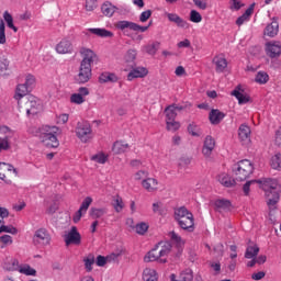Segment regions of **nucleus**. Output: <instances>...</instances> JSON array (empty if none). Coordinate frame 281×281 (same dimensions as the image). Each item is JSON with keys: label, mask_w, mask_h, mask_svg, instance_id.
<instances>
[{"label": "nucleus", "mask_w": 281, "mask_h": 281, "mask_svg": "<svg viewBox=\"0 0 281 281\" xmlns=\"http://www.w3.org/2000/svg\"><path fill=\"white\" fill-rule=\"evenodd\" d=\"M75 133L82 144H87L93 139V130L91 128V124L87 121L79 122L76 126Z\"/></svg>", "instance_id": "6"}, {"label": "nucleus", "mask_w": 281, "mask_h": 281, "mask_svg": "<svg viewBox=\"0 0 281 281\" xmlns=\"http://www.w3.org/2000/svg\"><path fill=\"white\" fill-rule=\"evenodd\" d=\"M56 52L57 54H71L74 52V45L69 40H61L56 45Z\"/></svg>", "instance_id": "23"}, {"label": "nucleus", "mask_w": 281, "mask_h": 281, "mask_svg": "<svg viewBox=\"0 0 281 281\" xmlns=\"http://www.w3.org/2000/svg\"><path fill=\"white\" fill-rule=\"evenodd\" d=\"M144 49L149 56H155L157 54V49H159V43H153L144 46Z\"/></svg>", "instance_id": "50"}, {"label": "nucleus", "mask_w": 281, "mask_h": 281, "mask_svg": "<svg viewBox=\"0 0 281 281\" xmlns=\"http://www.w3.org/2000/svg\"><path fill=\"white\" fill-rule=\"evenodd\" d=\"M113 207L115 212H119V213L122 212V210H124V201L122 200L121 196H116L114 199Z\"/></svg>", "instance_id": "56"}, {"label": "nucleus", "mask_w": 281, "mask_h": 281, "mask_svg": "<svg viewBox=\"0 0 281 281\" xmlns=\"http://www.w3.org/2000/svg\"><path fill=\"white\" fill-rule=\"evenodd\" d=\"M14 137V131L8 126H0V153L10 149V139Z\"/></svg>", "instance_id": "9"}, {"label": "nucleus", "mask_w": 281, "mask_h": 281, "mask_svg": "<svg viewBox=\"0 0 281 281\" xmlns=\"http://www.w3.org/2000/svg\"><path fill=\"white\" fill-rule=\"evenodd\" d=\"M136 58H137V50L131 48L125 53L123 60H124L125 65H130L132 67L133 64L135 63Z\"/></svg>", "instance_id": "33"}, {"label": "nucleus", "mask_w": 281, "mask_h": 281, "mask_svg": "<svg viewBox=\"0 0 281 281\" xmlns=\"http://www.w3.org/2000/svg\"><path fill=\"white\" fill-rule=\"evenodd\" d=\"M189 21H191V23H201V21H203V15L196 10H191Z\"/></svg>", "instance_id": "49"}, {"label": "nucleus", "mask_w": 281, "mask_h": 281, "mask_svg": "<svg viewBox=\"0 0 281 281\" xmlns=\"http://www.w3.org/2000/svg\"><path fill=\"white\" fill-rule=\"evenodd\" d=\"M83 265H85V269L88 273H91V271H93V265H95V256H93L92 254L86 256L83 258Z\"/></svg>", "instance_id": "35"}, {"label": "nucleus", "mask_w": 281, "mask_h": 281, "mask_svg": "<svg viewBox=\"0 0 281 281\" xmlns=\"http://www.w3.org/2000/svg\"><path fill=\"white\" fill-rule=\"evenodd\" d=\"M33 240L35 245H41L42 247H47L52 243V236L45 228H40L35 232Z\"/></svg>", "instance_id": "10"}, {"label": "nucleus", "mask_w": 281, "mask_h": 281, "mask_svg": "<svg viewBox=\"0 0 281 281\" xmlns=\"http://www.w3.org/2000/svg\"><path fill=\"white\" fill-rule=\"evenodd\" d=\"M143 280L144 281H159V274L157 270L153 268H145L143 271Z\"/></svg>", "instance_id": "29"}, {"label": "nucleus", "mask_w": 281, "mask_h": 281, "mask_svg": "<svg viewBox=\"0 0 281 281\" xmlns=\"http://www.w3.org/2000/svg\"><path fill=\"white\" fill-rule=\"evenodd\" d=\"M117 75L113 72H103L99 76V82H101L102 85L106 82H117Z\"/></svg>", "instance_id": "34"}, {"label": "nucleus", "mask_w": 281, "mask_h": 281, "mask_svg": "<svg viewBox=\"0 0 281 281\" xmlns=\"http://www.w3.org/2000/svg\"><path fill=\"white\" fill-rule=\"evenodd\" d=\"M140 186L146 192H157L159 190V180L147 177L140 182Z\"/></svg>", "instance_id": "17"}, {"label": "nucleus", "mask_w": 281, "mask_h": 281, "mask_svg": "<svg viewBox=\"0 0 281 281\" xmlns=\"http://www.w3.org/2000/svg\"><path fill=\"white\" fill-rule=\"evenodd\" d=\"M58 135H60V128L58 126L46 125L42 128L41 139L47 148H58L60 146Z\"/></svg>", "instance_id": "4"}, {"label": "nucleus", "mask_w": 281, "mask_h": 281, "mask_svg": "<svg viewBox=\"0 0 281 281\" xmlns=\"http://www.w3.org/2000/svg\"><path fill=\"white\" fill-rule=\"evenodd\" d=\"M156 247H158V256H159V263L166 265L168 262V256L172 251V245L168 241H160Z\"/></svg>", "instance_id": "11"}, {"label": "nucleus", "mask_w": 281, "mask_h": 281, "mask_svg": "<svg viewBox=\"0 0 281 281\" xmlns=\"http://www.w3.org/2000/svg\"><path fill=\"white\" fill-rule=\"evenodd\" d=\"M134 25H135V22H130V21H119L116 24H115V27L117 30H121L122 32H124V30H134Z\"/></svg>", "instance_id": "45"}, {"label": "nucleus", "mask_w": 281, "mask_h": 281, "mask_svg": "<svg viewBox=\"0 0 281 281\" xmlns=\"http://www.w3.org/2000/svg\"><path fill=\"white\" fill-rule=\"evenodd\" d=\"M231 95H234V98L238 100V104H247V102L251 100L249 94H247V92H245V90H243L240 86L236 87L231 93Z\"/></svg>", "instance_id": "20"}, {"label": "nucleus", "mask_w": 281, "mask_h": 281, "mask_svg": "<svg viewBox=\"0 0 281 281\" xmlns=\"http://www.w3.org/2000/svg\"><path fill=\"white\" fill-rule=\"evenodd\" d=\"M43 109L41 105V100L38 98L29 94L26 98H24V111L27 115H36Z\"/></svg>", "instance_id": "7"}, {"label": "nucleus", "mask_w": 281, "mask_h": 281, "mask_svg": "<svg viewBox=\"0 0 281 281\" xmlns=\"http://www.w3.org/2000/svg\"><path fill=\"white\" fill-rule=\"evenodd\" d=\"M106 214V209H98V207H92L90 209L89 215L91 218H102Z\"/></svg>", "instance_id": "46"}, {"label": "nucleus", "mask_w": 281, "mask_h": 281, "mask_svg": "<svg viewBox=\"0 0 281 281\" xmlns=\"http://www.w3.org/2000/svg\"><path fill=\"white\" fill-rule=\"evenodd\" d=\"M251 14H254V9L248 8L245 13L237 19L236 25H243L244 23H247V21H249L251 18Z\"/></svg>", "instance_id": "41"}, {"label": "nucleus", "mask_w": 281, "mask_h": 281, "mask_svg": "<svg viewBox=\"0 0 281 281\" xmlns=\"http://www.w3.org/2000/svg\"><path fill=\"white\" fill-rule=\"evenodd\" d=\"M173 217L181 229L194 232V215L188 209L184 206L175 209Z\"/></svg>", "instance_id": "3"}, {"label": "nucleus", "mask_w": 281, "mask_h": 281, "mask_svg": "<svg viewBox=\"0 0 281 281\" xmlns=\"http://www.w3.org/2000/svg\"><path fill=\"white\" fill-rule=\"evenodd\" d=\"M80 54L82 59L80 63L77 80L81 85H85L88 80H91V76H92L91 65H93V63L97 64L99 58H98V54H95V52H93L90 48H81Z\"/></svg>", "instance_id": "1"}, {"label": "nucleus", "mask_w": 281, "mask_h": 281, "mask_svg": "<svg viewBox=\"0 0 281 281\" xmlns=\"http://www.w3.org/2000/svg\"><path fill=\"white\" fill-rule=\"evenodd\" d=\"M238 139L243 144H249L251 142V127L247 125V123H244L239 125L238 127Z\"/></svg>", "instance_id": "15"}, {"label": "nucleus", "mask_w": 281, "mask_h": 281, "mask_svg": "<svg viewBox=\"0 0 281 281\" xmlns=\"http://www.w3.org/2000/svg\"><path fill=\"white\" fill-rule=\"evenodd\" d=\"M8 216H10V212H8V209L0 206V234L3 229V225H5L3 218H8Z\"/></svg>", "instance_id": "53"}, {"label": "nucleus", "mask_w": 281, "mask_h": 281, "mask_svg": "<svg viewBox=\"0 0 281 281\" xmlns=\"http://www.w3.org/2000/svg\"><path fill=\"white\" fill-rule=\"evenodd\" d=\"M225 119V113L221 112L220 110H212L209 114V120L211 124H221Z\"/></svg>", "instance_id": "30"}, {"label": "nucleus", "mask_w": 281, "mask_h": 281, "mask_svg": "<svg viewBox=\"0 0 281 281\" xmlns=\"http://www.w3.org/2000/svg\"><path fill=\"white\" fill-rule=\"evenodd\" d=\"M19 259L14 257H5L2 261V269L4 271H19Z\"/></svg>", "instance_id": "19"}, {"label": "nucleus", "mask_w": 281, "mask_h": 281, "mask_svg": "<svg viewBox=\"0 0 281 281\" xmlns=\"http://www.w3.org/2000/svg\"><path fill=\"white\" fill-rule=\"evenodd\" d=\"M30 93V89L24 85H18L15 94H14V100L18 101L19 106H21V100H25V95Z\"/></svg>", "instance_id": "24"}, {"label": "nucleus", "mask_w": 281, "mask_h": 281, "mask_svg": "<svg viewBox=\"0 0 281 281\" xmlns=\"http://www.w3.org/2000/svg\"><path fill=\"white\" fill-rule=\"evenodd\" d=\"M5 23L3 20L0 21V45H5Z\"/></svg>", "instance_id": "58"}, {"label": "nucleus", "mask_w": 281, "mask_h": 281, "mask_svg": "<svg viewBox=\"0 0 281 281\" xmlns=\"http://www.w3.org/2000/svg\"><path fill=\"white\" fill-rule=\"evenodd\" d=\"M91 203H93V199H91V196H87V198L82 201V203H81L79 210H81V212H83V213L87 214V210H89V206L91 205Z\"/></svg>", "instance_id": "57"}, {"label": "nucleus", "mask_w": 281, "mask_h": 281, "mask_svg": "<svg viewBox=\"0 0 281 281\" xmlns=\"http://www.w3.org/2000/svg\"><path fill=\"white\" fill-rule=\"evenodd\" d=\"M255 82L257 85H267L269 82V74L265 70H260L255 76Z\"/></svg>", "instance_id": "37"}, {"label": "nucleus", "mask_w": 281, "mask_h": 281, "mask_svg": "<svg viewBox=\"0 0 281 281\" xmlns=\"http://www.w3.org/2000/svg\"><path fill=\"white\" fill-rule=\"evenodd\" d=\"M214 148H216V140L212 136H206L204 138L202 155L206 158L212 157V153H214Z\"/></svg>", "instance_id": "14"}, {"label": "nucleus", "mask_w": 281, "mask_h": 281, "mask_svg": "<svg viewBox=\"0 0 281 281\" xmlns=\"http://www.w3.org/2000/svg\"><path fill=\"white\" fill-rule=\"evenodd\" d=\"M87 32L94 34V36H99L100 38H112L113 36V32L106 29H88Z\"/></svg>", "instance_id": "28"}, {"label": "nucleus", "mask_w": 281, "mask_h": 281, "mask_svg": "<svg viewBox=\"0 0 281 281\" xmlns=\"http://www.w3.org/2000/svg\"><path fill=\"white\" fill-rule=\"evenodd\" d=\"M278 30H279L278 22L273 21L266 26L265 36H269L270 38H273V36H278Z\"/></svg>", "instance_id": "32"}, {"label": "nucleus", "mask_w": 281, "mask_h": 281, "mask_svg": "<svg viewBox=\"0 0 281 281\" xmlns=\"http://www.w3.org/2000/svg\"><path fill=\"white\" fill-rule=\"evenodd\" d=\"M217 181L224 188H234V186H236V181L238 180H236V178L233 179V177L228 173L222 172L217 176Z\"/></svg>", "instance_id": "21"}, {"label": "nucleus", "mask_w": 281, "mask_h": 281, "mask_svg": "<svg viewBox=\"0 0 281 281\" xmlns=\"http://www.w3.org/2000/svg\"><path fill=\"white\" fill-rule=\"evenodd\" d=\"M101 12L102 14H104V16H112L113 14H115V5L111 3H104L101 7Z\"/></svg>", "instance_id": "44"}, {"label": "nucleus", "mask_w": 281, "mask_h": 281, "mask_svg": "<svg viewBox=\"0 0 281 281\" xmlns=\"http://www.w3.org/2000/svg\"><path fill=\"white\" fill-rule=\"evenodd\" d=\"M214 205L218 212H223L232 207V202H229V200L220 199L214 202Z\"/></svg>", "instance_id": "36"}, {"label": "nucleus", "mask_w": 281, "mask_h": 281, "mask_svg": "<svg viewBox=\"0 0 281 281\" xmlns=\"http://www.w3.org/2000/svg\"><path fill=\"white\" fill-rule=\"evenodd\" d=\"M213 65L217 74H223V71L227 69V59L225 58V55L223 54L216 55L213 58Z\"/></svg>", "instance_id": "18"}, {"label": "nucleus", "mask_w": 281, "mask_h": 281, "mask_svg": "<svg viewBox=\"0 0 281 281\" xmlns=\"http://www.w3.org/2000/svg\"><path fill=\"white\" fill-rule=\"evenodd\" d=\"M274 144L281 148V127L276 132Z\"/></svg>", "instance_id": "64"}, {"label": "nucleus", "mask_w": 281, "mask_h": 281, "mask_svg": "<svg viewBox=\"0 0 281 281\" xmlns=\"http://www.w3.org/2000/svg\"><path fill=\"white\" fill-rule=\"evenodd\" d=\"M87 95H89V88L81 87L78 89L77 93L70 95V102L71 104H85Z\"/></svg>", "instance_id": "13"}, {"label": "nucleus", "mask_w": 281, "mask_h": 281, "mask_svg": "<svg viewBox=\"0 0 281 281\" xmlns=\"http://www.w3.org/2000/svg\"><path fill=\"white\" fill-rule=\"evenodd\" d=\"M131 146L123 140H116L112 146V151L114 155H122L123 153H128Z\"/></svg>", "instance_id": "25"}, {"label": "nucleus", "mask_w": 281, "mask_h": 281, "mask_svg": "<svg viewBox=\"0 0 281 281\" xmlns=\"http://www.w3.org/2000/svg\"><path fill=\"white\" fill-rule=\"evenodd\" d=\"M188 133L192 135V137H201L203 135V130L195 123H191L188 126Z\"/></svg>", "instance_id": "39"}, {"label": "nucleus", "mask_w": 281, "mask_h": 281, "mask_svg": "<svg viewBox=\"0 0 281 281\" xmlns=\"http://www.w3.org/2000/svg\"><path fill=\"white\" fill-rule=\"evenodd\" d=\"M233 173L236 181H246L254 175V164L248 159L240 160L234 165Z\"/></svg>", "instance_id": "5"}, {"label": "nucleus", "mask_w": 281, "mask_h": 281, "mask_svg": "<svg viewBox=\"0 0 281 281\" xmlns=\"http://www.w3.org/2000/svg\"><path fill=\"white\" fill-rule=\"evenodd\" d=\"M3 19L10 30H13V32H19V29L14 25V19L10 12L5 11L3 13Z\"/></svg>", "instance_id": "43"}, {"label": "nucleus", "mask_w": 281, "mask_h": 281, "mask_svg": "<svg viewBox=\"0 0 281 281\" xmlns=\"http://www.w3.org/2000/svg\"><path fill=\"white\" fill-rule=\"evenodd\" d=\"M270 166L273 170H281V154H276L271 157Z\"/></svg>", "instance_id": "47"}, {"label": "nucleus", "mask_w": 281, "mask_h": 281, "mask_svg": "<svg viewBox=\"0 0 281 281\" xmlns=\"http://www.w3.org/2000/svg\"><path fill=\"white\" fill-rule=\"evenodd\" d=\"M67 122H69V114L64 113V114H58L56 116V124L63 125V124H67Z\"/></svg>", "instance_id": "60"}, {"label": "nucleus", "mask_w": 281, "mask_h": 281, "mask_svg": "<svg viewBox=\"0 0 281 281\" xmlns=\"http://www.w3.org/2000/svg\"><path fill=\"white\" fill-rule=\"evenodd\" d=\"M260 188L265 190L266 193V203L270 210H278V203H280V193L278 192V180L265 179L259 181Z\"/></svg>", "instance_id": "2"}, {"label": "nucleus", "mask_w": 281, "mask_h": 281, "mask_svg": "<svg viewBox=\"0 0 281 281\" xmlns=\"http://www.w3.org/2000/svg\"><path fill=\"white\" fill-rule=\"evenodd\" d=\"M64 240L66 247H69V245H75L78 247L82 244V235H80V232H78V227L71 226L70 229L65 234Z\"/></svg>", "instance_id": "8"}, {"label": "nucleus", "mask_w": 281, "mask_h": 281, "mask_svg": "<svg viewBox=\"0 0 281 281\" xmlns=\"http://www.w3.org/2000/svg\"><path fill=\"white\" fill-rule=\"evenodd\" d=\"M18 272L22 276H31L33 278H36V269L32 268L30 263H20Z\"/></svg>", "instance_id": "27"}, {"label": "nucleus", "mask_w": 281, "mask_h": 281, "mask_svg": "<svg viewBox=\"0 0 281 281\" xmlns=\"http://www.w3.org/2000/svg\"><path fill=\"white\" fill-rule=\"evenodd\" d=\"M166 122L177 120V112L175 111V104L169 105L165 109Z\"/></svg>", "instance_id": "42"}, {"label": "nucleus", "mask_w": 281, "mask_h": 281, "mask_svg": "<svg viewBox=\"0 0 281 281\" xmlns=\"http://www.w3.org/2000/svg\"><path fill=\"white\" fill-rule=\"evenodd\" d=\"M146 76H148V69L146 67H136L128 72L127 80L132 81L135 78H146Z\"/></svg>", "instance_id": "22"}, {"label": "nucleus", "mask_w": 281, "mask_h": 281, "mask_svg": "<svg viewBox=\"0 0 281 281\" xmlns=\"http://www.w3.org/2000/svg\"><path fill=\"white\" fill-rule=\"evenodd\" d=\"M166 127H167V131H170L171 133H177V131H179V128H181V123H179L176 120L166 121Z\"/></svg>", "instance_id": "48"}, {"label": "nucleus", "mask_w": 281, "mask_h": 281, "mask_svg": "<svg viewBox=\"0 0 281 281\" xmlns=\"http://www.w3.org/2000/svg\"><path fill=\"white\" fill-rule=\"evenodd\" d=\"M169 238L170 240H172V243H175L176 245H178V247H181L182 245H184V240L181 238V236H179V234H177L176 232H170L169 233Z\"/></svg>", "instance_id": "51"}, {"label": "nucleus", "mask_w": 281, "mask_h": 281, "mask_svg": "<svg viewBox=\"0 0 281 281\" xmlns=\"http://www.w3.org/2000/svg\"><path fill=\"white\" fill-rule=\"evenodd\" d=\"M159 246H155L145 257L144 262H159Z\"/></svg>", "instance_id": "26"}, {"label": "nucleus", "mask_w": 281, "mask_h": 281, "mask_svg": "<svg viewBox=\"0 0 281 281\" xmlns=\"http://www.w3.org/2000/svg\"><path fill=\"white\" fill-rule=\"evenodd\" d=\"M98 8V2L95 0H86L87 12H93Z\"/></svg>", "instance_id": "61"}, {"label": "nucleus", "mask_w": 281, "mask_h": 281, "mask_svg": "<svg viewBox=\"0 0 281 281\" xmlns=\"http://www.w3.org/2000/svg\"><path fill=\"white\" fill-rule=\"evenodd\" d=\"M260 248L258 247V245H250L246 249L245 258L251 260V258H256V256H258Z\"/></svg>", "instance_id": "38"}, {"label": "nucleus", "mask_w": 281, "mask_h": 281, "mask_svg": "<svg viewBox=\"0 0 281 281\" xmlns=\"http://www.w3.org/2000/svg\"><path fill=\"white\" fill-rule=\"evenodd\" d=\"M91 161H94L95 164L104 165L106 161H109V155L99 151L98 154H94L91 156Z\"/></svg>", "instance_id": "40"}, {"label": "nucleus", "mask_w": 281, "mask_h": 281, "mask_svg": "<svg viewBox=\"0 0 281 281\" xmlns=\"http://www.w3.org/2000/svg\"><path fill=\"white\" fill-rule=\"evenodd\" d=\"M150 16H153L151 10L143 11L139 15L140 23H146V21H148V19H150Z\"/></svg>", "instance_id": "62"}, {"label": "nucleus", "mask_w": 281, "mask_h": 281, "mask_svg": "<svg viewBox=\"0 0 281 281\" xmlns=\"http://www.w3.org/2000/svg\"><path fill=\"white\" fill-rule=\"evenodd\" d=\"M134 227H135L136 234H139V236H144V234L148 232V224H146L145 222L138 223Z\"/></svg>", "instance_id": "52"}, {"label": "nucleus", "mask_w": 281, "mask_h": 281, "mask_svg": "<svg viewBox=\"0 0 281 281\" xmlns=\"http://www.w3.org/2000/svg\"><path fill=\"white\" fill-rule=\"evenodd\" d=\"M12 234L13 236H15V234H19V229H16V227L12 226V225H9V226H5V224L2 226V231H1V234Z\"/></svg>", "instance_id": "59"}, {"label": "nucleus", "mask_w": 281, "mask_h": 281, "mask_svg": "<svg viewBox=\"0 0 281 281\" xmlns=\"http://www.w3.org/2000/svg\"><path fill=\"white\" fill-rule=\"evenodd\" d=\"M171 281H192L194 280V276L192 274V271L190 269H186L180 273L179 280H177L176 274L170 276Z\"/></svg>", "instance_id": "31"}, {"label": "nucleus", "mask_w": 281, "mask_h": 281, "mask_svg": "<svg viewBox=\"0 0 281 281\" xmlns=\"http://www.w3.org/2000/svg\"><path fill=\"white\" fill-rule=\"evenodd\" d=\"M243 8V1L241 0H231V10H240Z\"/></svg>", "instance_id": "63"}, {"label": "nucleus", "mask_w": 281, "mask_h": 281, "mask_svg": "<svg viewBox=\"0 0 281 281\" xmlns=\"http://www.w3.org/2000/svg\"><path fill=\"white\" fill-rule=\"evenodd\" d=\"M151 210L154 214H164V202L156 201L151 204Z\"/></svg>", "instance_id": "54"}, {"label": "nucleus", "mask_w": 281, "mask_h": 281, "mask_svg": "<svg viewBox=\"0 0 281 281\" xmlns=\"http://www.w3.org/2000/svg\"><path fill=\"white\" fill-rule=\"evenodd\" d=\"M266 54L269 58H280L281 56V43L280 42H268L266 44Z\"/></svg>", "instance_id": "12"}, {"label": "nucleus", "mask_w": 281, "mask_h": 281, "mask_svg": "<svg viewBox=\"0 0 281 281\" xmlns=\"http://www.w3.org/2000/svg\"><path fill=\"white\" fill-rule=\"evenodd\" d=\"M147 177H148V171L138 170L134 173L133 179H134V181H140V183H142V181H144V179H146Z\"/></svg>", "instance_id": "55"}, {"label": "nucleus", "mask_w": 281, "mask_h": 281, "mask_svg": "<svg viewBox=\"0 0 281 281\" xmlns=\"http://www.w3.org/2000/svg\"><path fill=\"white\" fill-rule=\"evenodd\" d=\"M166 16L170 23H176L178 27H181L182 30H190V23L188 21L183 20L179 14L177 13H166Z\"/></svg>", "instance_id": "16"}]
</instances>
